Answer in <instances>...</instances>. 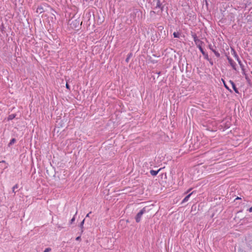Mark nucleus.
Here are the masks:
<instances>
[{
	"instance_id": "9d476101",
	"label": "nucleus",
	"mask_w": 252,
	"mask_h": 252,
	"mask_svg": "<svg viewBox=\"0 0 252 252\" xmlns=\"http://www.w3.org/2000/svg\"><path fill=\"white\" fill-rule=\"evenodd\" d=\"M16 142V139L15 138H12L10 140V142L8 144V146H10L11 145L14 144Z\"/></svg>"
},
{
	"instance_id": "2eb2a0df",
	"label": "nucleus",
	"mask_w": 252,
	"mask_h": 252,
	"mask_svg": "<svg viewBox=\"0 0 252 252\" xmlns=\"http://www.w3.org/2000/svg\"><path fill=\"white\" fill-rule=\"evenodd\" d=\"M213 52L214 53V54H215V55L217 57H220V54L218 51H217L216 50H213Z\"/></svg>"
},
{
	"instance_id": "cd10ccee",
	"label": "nucleus",
	"mask_w": 252,
	"mask_h": 252,
	"mask_svg": "<svg viewBox=\"0 0 252 252\" xmlns=\"http://www.w3.org/2000/svg\"><path fill=\"white\" fill-rule=\"evenodd\" d=\"M75 22H76V23H78V24H79V21H77L76 20V21H75Z\"/></svg>"
},
{
	"instance_id": "bb28decb",
	"label": "nucleus",
	"mask_w": 252,
	"mask_h": 252,
	"mask_svg": "<svg viewBox=\"0 0 252 252\" xmlns=\"http://www.w3.org/2000/svg\"><path fill=\"white\" fill-rule=\"evenodd\" d=\"M209 61H210V63L212 65L213 64V62L211 61L210 60Z\"/></svg>"
},
{
	"instance_id": "412c9836",
	"label": "nucleus",
	"mask_w": 252,
	"mask_h": 252,
	"mask_svg": "<svg viewBox=\"0 0 252 252\" xmlns=\"http://www.w3.org/2000/svg\"><path fill=\"white\" fill-rule=\"evenodd\" d=\"M65 87L67 89L70 90V86L67 83H66Z\"/></svg>"
},
{
	"instance_id": "a878e982",
	"label": "nucleus",
	"mask_w": 252,
	"mask_h": 252,
	"mask_svg": "<svg viewBox=\"0 0 252 252\" xmlns=\"http://www.w3.org/2000/svg\"><path fill=\"white\" fill-rule=\"evenodd\" d=\"M224 84L225 83H224ZM224 86L226 89H228V87L225 84H224Z\"/></svg>"
},
{
	"instance_id": "a211bd4d",
	"label": "nucleus",
	"mask_w": 252,
	"mask_h": 252,
	"mask_svg": "<svg viewBox=\"0 0 252 252\" xmlns=\"http://www.w3.org/2000/svg\"><path fill=\"white\" fill-rule=\"evenodd\" d=\"M75 216L71 219V220L70 221V224H72L73 222L75 221Z\"/></svg>"
},
{
	"instance_id": "4be33fe9",
	"label": "nucleus",
	"mask_w": 252,
	"mask_h": 252,
	"mask_svg": "<svg viewBox=\"0 0 252 252\" xmlns=\"http://www.w3.org/2000/svg\"><path fill=\"white\" fill-rule=\"evenodd\" d=\"M209 48L213 51V50H215V49H213V48L212 47V46L211 45H209Z\"/></svg>"
},
{
	"instance_id": "0eeeda50",
	"label": "nucleus",
	"mask_w": 252,
	"mask_h": 252,
	"mask_svg": "<svg viewBox=\"0 0 252 252\" xmlns=\"http://www.w3.org/2000/svg\"><path fill=\"white\" fill-rule=\"evenodd\" d=\"M193 192L189 194L188 195H187L185 198L182 201V203H184V202H187L189 199V198L190 197V195L192 194Z\"/></svg>"
},
{
	"instance_id": "6ab92c4d",
	"label": "nucleus",
	"mask_w": 252,
	"mask_h": 252,
	"mask_svg": "<svg viewBox=\"0 0 252 252\" xmlns=\"http://www.w3.org/2000/svg\"><path fill=\"white\" fill-rule=\"evenodd\" d=\"M51 251V249L50 248H47L45 249L44 252H49Z\"/></svg>"
},
{
	"instance_id": "aec40b11",
	"label": "nucleus",
	"mask_w": 252,
	"mask_h": 252,
	"mask_svg": "<svg viewBox=\"0 0 252 252\" xmlns=\"http://www.w3.org/2000/svg\"><path fill=\"white\" fill-rule=\"evenodd\" d=\"M156 13V12L154 11H151L150 13V15L152 16H153L154 14H155Z\"/></svg>"
},
{
	"instance_id": "f3484780",
	"label": "nucleus",
	"mask_w": 252,
	"mask_h": 252,
	"mask_svg": "<svg viewBox=\"0 0 252 252\" xmlns=\"http://www.w3.org/2000/svg\"><path fill=\"white\" fill-rule=\"evenodd\" d=\"M239 63V64H240V66L242 68L243 67V65L241 61V60L239 59H238V60H237Z\"/></svg>"
},
{
	"instance_id": "4468645a",
	"label": "nucleus",
	"mask_w": 252,
	"mask_h": 252,
	"mask_svg": "<svg viewBox=\"0 0 252 252\" xmlns=\"http://www.w3.org/2000/svg\"><path fill=\"white\" fill-rule=\"evenodd\" d=\"M84 221H85V219H84L81 222L80 224V227L82 229V232L83 231V225H84Z\"/></svg>"
},
{
	"instance_id": "7ed1b4c3",
	"label": "nucleus",
	"mask_w": 252,
	"mask_h": 252,
	"mask_svg": "<svg viewBox=\"0 0 252 252\" xmlns=\"http://www.w3.org/2000/svg\"><path fill=\"white\" fill-rule=\"evenodd\" d=\"M163 6H162L161 5V3L160 1L159 0H157V4H156V6L155 8V9H157V8H159L160 10L158 11L157 12L158 13H162V12L163 11Z\"/></svg>"
},
{
	"instance_id": "39448f33",
	"label": "nucleus",
	"mask_w": 252,
	"mask_h": 252,
	"mask_svg": "<svg viewBox=\"0 0 252 252\" xmlns=\"http://www.w3.org/2000/svg\"><path fill=\"white\" fill-rule=\"evenodd\" d=\"M230 83L232 85V88L234 90V91H235V92L237 94H239V91H238L237 88H236L235 83L232 81H230Z\"/></svg>"
},
{
	"instance_id": "9b49d317",
	"label": "nucleus",
	"mask_w": 252,
	"mask_h": 252,
	"mask_svg": "<svg viewBox=\"0 0 252 252\" xmlns=\"http://www.w3.org/2000/svg\"><path fill=\"white\" fill-rule=\"evenodd\" d=\"M202 55L204 56V58L208 61H210V59L209 58V56L207 53H206L204 51H203V53H202Z\"/></svg>"
},
{
	"instance_id": "dca6fc26",
	"label": "nucleus",
	"mask_w": 252,
	"mask_h": 252,
	"mask_svg": "<svg viewBox=\"0 0 252 252\" xmlns=\"http://www.w3.org/2000/svg\"><path fill=\"white\" fill-rule=\"evenodd\" d=\"M131 55H132L131 54H130L128 55L126 59V63H128L129 62V60L130 58L131 57Z\"/></svg>"
},
{
	"instance_id": "ddd939ff",
	"label": "nucleus",
	"mask_w": 252,
	"mask_h": 252,
	"mask_svg": "<svg viewBox=\"0 0 252 252\" xmlns=\"http://www.w3.org/2000/svg\"><path fill=\"white\" fill-rule=\"evenodd\" d=\"M173 36L175 38H179L180 36V33L178 32H174L173 33Z\"/></svg>"
},
{
	"instance_id": "f03ea898",
	"label": "nucleus",
	"mask_w": 252,
	"mask_h": 252,
	"mask_svg": "<svg viewBox=\"0 0 252 252\" xmlns=\"http://www.w3.org/2000/svg\"><path fill=\"white\" fill-rule=\"evenodd\" d=\"M147 212L146 207L142 209L136 215L135 217V220L136 222H139L141 221L142 215Z\"/></svg>"
},
{
	"instance_id": "b1692460",
	"label": "nucleus",
	"mask_w": 252,
	"mask_h": 252,
	"mask_svg": "<svg viewBox=\"0 0 252 252\" xmlns=\"http://www.w3.org/2000/svg\"><path fill=\"white\" fill-rule=\"evenodd\" d=\"M249 212H252V206L249 208Z\"/></svg>"
},
{
	"instance_id": "20e7f679",
	"label": "nucleus",
	"mask_w": 252,
	"mask_h": 252,
	"mask_svg": "<svg viewBox=\"0 0 252 252\" xmlns=\"http://www.w3.org/2000/svg\"><path fill=\"white\" fill-rule=\"evenodd\" d=\"M227 60L228 61V63L230 64V65L232 66L233 69L235 70H236V63L229 57H227Z\"/></svg>"
},
{
	"instance_id": "6e6552de",
	"label": "nucleus",
	"mask_w": 252,
	"mask_h": 252,
	"mask_svg": "<svg viewBox=\"0 0 252 252\" xmlns=\"http://www.w3.org/2000/svg\"><path fill=\"white\" fill-rule=\"evenodd\" d=\"M16 117V114H12L11 115H9L7 118L8 121H10L14 119Z\"/></svg>"
},
{
	"instance_id": "c85d7f7f",
	"label": "nucleus",
	"mask_w": 252,
	"mask_h": 252,
	"mask_svg": "<svg viewBox=\"0 0 252 252\" xmlns=\"http://www.w3.org/2000/svg\"><path fill=\"white\" fill-rule=\"evenodd\" d=\"M191 189H189L188 191H187V193L189 192V191Z\"/></svg>"
},
{
	"instance_id": "f257e3e1",
	"label": "nucleus",
	"mask_w": 252,
	"mask_h": 252,
	"mask_svg": "<svg viewBox=\"0 0 252 252\" xmlns=\"http://www.w3.org/2000/svg\"><path fill=\"white\" fill-rule=\"evenodd\" d=\"M193 40L195 43L197 47L198 48L201 53H203L204 50L202 47V45L203 43V42L199 39L196 35H193Z\"/></svg>"
},
{
	"instance_id": "c756f323",
	"label": "nucleus",
	"mask_w": 252,
	"mask_h": 252,
	"mask_svg": "<svg viewBox=\"0 0 252 252\" xmlns=\"http://www.w3.org/2000/svg\"><path fill=\"white\" fill-rule=\"evenodd\" d=\"M77 213V211L76 212L75 215H76Z\"/></svg>"
},
{
	"instance_id": "423d86ee",
	"label": "nucleus",
	"mask_w": 252,
	"mask_h": 252,
	"mask_svg": "<svg viewBox=\"0 0 252 252\" xmlns=\"http://www.w3.org/2000/svg\"><path fill=\"white\" fill-rule=\"evenodd\" d=\"M161 169V168H159L158 170L157 171H156V170H151L150 172V174L152 175V176H156L158 173L159 172V171Z\"/></svg>"
},
{
	"instance_id": "393cba45",
	"label": "nucleus",
	"mask_w": 252,
	"mask_h": 252,
	"mask_svg": "<svg viewBox=\"0 0 252 252\" xmlns=\"http://www.w3.org/2000/svg\"><path fill=\"white\" fill-rule=\"evenodd\" d=\"M91 212H89L87 215H86V218L87 217H90V214H91Z\"/></svg>"
},
{
	"instance_id": "1a4fd4ad",
	"label": "nucleus",
	"mask_w": 252,
	"mask_h": 252,
	"mask_svg": "<svg viewBox=\"0 0 252 252\" xmlns=\"http://www.w3.org/2000/svg\"><path fill=\"white\" fill-rule=\"evenodd\" d=\"M232 51L233 52V55L234 57H235V58L237 60H238V59H239V57L238 56L237 54L236 53V51L234 49H232Z\"/></svg>"
},
{
	"instance_id": "f8f14e48",
	"label": "nucleus",
	"mask_w": 252,
	"mask_h": 252,
	"mask_svg": "<svg viewBox=\"0 0 252 252\" xmlns=\"http://www.w3.org/2000/svg\"><path fill=\"white\" fill-rule=\"evenodd\" d=\"M18 184H16L15 185L13 188H12V192L14 193H16V191H15V189H18Z\"/></svg>"
},
{
	"instance_id": "5701e85b",
	"label": "nucleus",
	"mask_w": 252,
	"mask_h": 252,
	"mask_svg": "<svg viewBox=\"0 0 252 252\" xmlns=\"http://www.w3.org/2000/svg\"><path fill=\"white\" fill-rule=\"evenodd\" d=\"M81 240V236H78V237L76 238V240H77V241H79V240Z\"/></svg>"
}]
</instances>
